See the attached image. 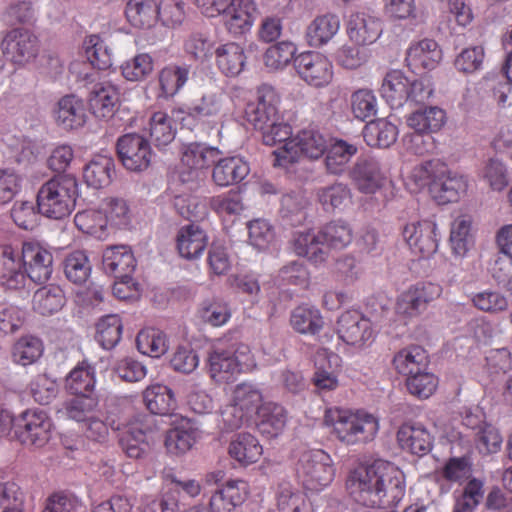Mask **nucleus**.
<instances>
[{"mask_svg":"<svg viewBox=\"0 0 512 512\" xmlns=\"http://www.w3.org/2000/svg\"><path fill=\"white\" fill-rule=\"evenodd\" d=\"M347 488L359 504L372 508L397 505L405 495L403 472L394 464L377 459L350 473Z\"/></svg>","mask_w":512,"mask_h":512,"instance_id":"obj_1","label":"nucleus"},{"mask_svg":"<svg viewBox=\"0 0 512 512\" xmlns=\"http://www.w3.org/2000/svg\"><path fill=\"white\" fill-rule=\"evenodd\" d=\"M247 121L262 135L265 145L276 146L292 134V128L284 120L281 110V95L276 88L263 84L256 92V102L249 103Z\"/></svg>","mask_w":512,"mask_h":512,"instance_id":"obj_2","label":"nucleus"},{"mask_svg":"<svg viewBox=\"0 0 512 512\" xmlns=\"http://www.w3.org/2000/svg\"><path fill=\"white\" fill-rule=\"evenodd\" d=\"M323 423L331 435L346 446L373 441L380 428L379 419L375 415L365 410L340 407L327 408Z\"/></svg>","mask_w":512,"mask_h":512,"instance_id":"obj_3","label":"nucleus"},{"mask_svg":"<svg viewBox=\"0 0 512 512\" xmlns=\"http://www.w3.org/2000/svg\"><path fill=\"white\" fill-rule=\"evenodd\" d=\"M265 403L256 384L241 382L233 386L229 403L220 409L219 427L225 432H231L251 424Z\"/></svg>","mask_w":512,"mask_h":512,"instance_id":"obj_4","label":"nucleus"},{"mask_svg":"<svg viewBox=\"0 0 512 512\" xmlns=\"http://www.w3.org/2000/svg\"><path fill=\"white\" fill-rule=\"evenodd\" d=\"M77 197V180L68 175L56 176L39 188L37 207L48 218L62 219L74 210Z\"/></svg>","mask_w":512,"mask_h":512,"instance_id":"obj_5","label":"nucleus"},{"mask_svg":"<svg viewBox=\"0 0 512 512\" xmlns=\"http://www.w3.org/2000/svg\"><path fill=\"white\" fill-rule=\"evenodd\" d=\"M433 83L429 77L409 80L400 70H391L383 78L380 94L392 109L405 103H424L433 94Z\"/></svg>","mask_w":512,"mask_h":512,"instance_id":"obj_6","label":"nucleus"},{"mask_svg":"<svg viewBox=\"0 0 512 512\" xmlns=\"http://www.w3.org/2000/svg\"><path fill=\"white\" fill-rule=\"evenodd\" d=\"M196 5L207 17L222 15L227 31L235 37L251 30L257 12L255 0H196Z\"/></svg>","mask_w":512,"mask_h":512,"instance_id":"obj_7","label":"nucleus"},{"mask_svg":"<svg viewBox=\"0 0 512 512\" xmlns=\"http://www.w3.org/2000/svg\"><path fill=\"white\" fill-rule=\"evenodd\" d=\"M256 367V360L246 344L236 347H214L208 356V372L216 383L234 381L243 372Z\"/></svg>","mask_w":512,"mask_h":512,"instance_id":"obj_8","label":"nucleus"},{"mask_svg":"<svg viewBox=\"0 0 512 512\" xmlns=\"http://www.w3.org/2000/svg\"><path fill=\"white\" fill-rule=\"evenodd\" d=\"M273 151L274 165L287 168L303 156L309 159H319L328 148V139L312 127L299 131L295 136L282 141Z\"/></svg>","mask_w":512,"mask_h":512,"instance_id":"obj_9","label":"nucleus"},{"mask_svg":"<svg viewBox=\"0 0 512 512\" xmlns=\"http://www.w3.org/2000/svg\"><path fill=\"white\" fill-rule=\"evenodd\" d=\"M335 466L331 456L322 449L301 453L296 464V475L305 489L320 492L334 480Z\"/></svg>","mask_w":512,"mask_h":512,"instance_id":"obj_10","label":"nucleus"},{"mask_svg":"<svg viewBox=\"0 0 512 512\" xmlns=\"http://www.w3.org/2000/svg\"><path fill=\"white\" fill-rule=\"evenodd\" d=\"M221 155L217 147L205 143L192 142L181 148V167L179 179L183 183L197 182L205 176V171Z\"/></svg>","mask_w":512,"mask_h":512,"instance_id":"obj_11","label":"nucleus"},{"mask_svg":"<svg viewBox=\"0 0 512 512\" xmlns=\"http://www.w3.org/2000/svg\"><path fill=\"white\" fill-rule=\"evenodd\" d=\"M226 99L222 92L206 93L191 107H175L173 117L180 121L182 127L192 130L199 123L212 122L218 118L224 110Z\"/></svg>","mask_w":512,"mask_h":512,"instance_id":"obj_12","label":"nucleus"},{"mask_svg":"<svg viewBox=\"0 0 512 512\" xmlns=\"http://www.w3.org/2000/svg\"><path fill=\"white\" fill-rule=\"evenodd\" d=\"M52 420L41 409H27L15 419V434L25 445L43 447L51 438Z\"/></svg>","mask_w":512,"mask_h":512,"instance_id":"obj_13","label":"nucleus"},{"mask_svg":"<svg viewBox=\"0 0 512 512\" xmlns=\"http://www.w3.org/2000/svg\"><path fill=\"white\" fill-rule=\"evenodd\" d=\"M21 254L26 283L30 280L42 284L51 278L53 254L44 244L35 240L24 241Z\"/></svg>","mask_w":512,"mask_h":512,"instance_id":"obj_14","label":"nucleus"},{"mask_svg":"<svg viewBox=\"0 0 512 512\" xmlns=\"http://www.w3.org/2000/svg\"><path fill=\"white\" fill-rule=\"evenodd\" d=\"M337 334L344 344L357 350L369 346L375 337L371 321L356 310H349L340 315Z\"/></svg>","mask_w":512,"mask_h":512,"instance_id":"obj_15","label":"nucleus"},{"mask_svg":"<svg viewBox=\"0 0 512 512\" xmlns=\"http://www.w3.org/2000/svg\"><path fill=\"white\" fill-rule=\"evenodd\" d=\"M442 294V287L432 282L417 283L408 287L397 298L396 311L405 318L420 316L429 303L438 299Z\"/></svg>","mask_w":512,"mask_h":512,"instance_id":"obj_16","label":"nucleus"},{"mask_svg":"<svg viewBox=\"0 0 512 512\" xmlns=\"http://www.w3.org/2000/svg\"><path fill=\"white\" fill-rule=\"evenodd\" d=\"M117 154L122 165L129 171L142 172L152 161L150 143L142 135L127 133L117 140Z\"/></svg>","mask_w":512,"mask_h":512,"instance_id":"obj_17","label":"nucleus"},{"mask_svg":"<svg viewBox=\"0 0 512 512\" xmlns=\"http://www.w3.org/2000/svg\"><path fill=\"white\" fill-rule=\"evenodd\" d=\"M401 234L411 251L423 258H430L438 249V227L432 220L409 222L402 228Z\"/></svg>","mask_w":512,"mask_h":512,"instance_id":"obj_18","label":"nucleus"},{"mask_svg":"<svg viewBox=\"0 0 512 512\" xmlns=\"http://www.w3.org/2000/svg\"><path fill=\"white\" fill-rule=\"evenodd\" d=\"M294 67L299 77L310 86L325 87L333 79L331 61L319 52L300 53L294 59Z\"/></svg>","mask_w":512,"mask_h":512,"instance_id":"obj_19","label":"nucleus"},{"mask_svg":"<svg viewBox=\"0 0 512 512\" xmlns=\"http://www.w3.org/2000/svg\"><path fill=\"white\" fill-rule=\"evenodd\" d=\"M437 171L432 181V195L439 204L455 202L466 193L468 180L465 175L450 170L443 163Z\"/></svg>","mask_w":512,"mask_h":512,"instance_id":"obj_20","label":"nucleus"},{"mask_svg":"<svg viewBox=\"0 0 512 512\" xmlns=\"http://www.w3.org/2000/svg\"><path fill=\"white\" fill-rule=\"evenodd\" d=\"M442 60V50L438 43L429 38L413 41L406 51L405 61L414 73L435 69Z\"/></svg>","mask_w":512,"mask_h":512,"instance_id":"obj_21","label":"nucleus"},{"mask_svg":"<svg viewBox=\"0 0 512 512\" xmlns=\"http://www.w3.org/2000/svg\"><path fill=\"white\" fill-rule=\"evenodd\" d=\"M21 249L12 245L0 246V285L9 290L26 287Z\"/></svg>","mask_w":512,"mask_h":512,"instance_id":"obj_22","label":"nucleus"},{"mask_svg":"<svg viewBox=\"0 0 512 512\" xmlns=\"http://www.w3.org/2000/svg\"><path fill=\"white\" fill-rule=\"evenodd\" d=\"M249 495L247 482L241 479H231L218 487L210 496L211 512H233L242 505Z\"/></svg>","mask_w":512,"mask_h":512,"instance_id":"obj_23","label":"nucleus"},{"mask_svg":"<svg viewBox=\"0 0 512 512\" xmlns=\"http://www.w3.org/2000/svg\"><path fill=\"white\" fill-rule=\"evenodd\" d=\"M3 53L15 64H24L37 53V38L28 30L13 29L1 42Z\"/></svg>","mask_w":512,"mask_h":512,"instance_id":"obj_24","label":"nucleus"},{"mask_svg":"<svg viewBox=\"0 0 512 512\" xmlns=\"http://www.w3.org/2000/svg\"><path fill=\"white\" fill-rule=\"evenodd\" d=\"M383 33L382 21L379 17L358 12L349 17L347 34L357 45L365 46L376 42Z\"/></svg>","mask_w":512,"mask_h":512,"instance_id":"obj_25","label":"nucleus"},{"mask_svg":"<svg viewBox=\"0 0 512 512\" xmlns=\"http://www.w3.org/2000/svg\"><path fill=\"white\" fill-rule=\"evenodd\" d=\"M341 358L327 348H322L315 355V372L313 383L319 391H332L339 386L338 373Z\"/></svg>","mask_w":512,"mask_h":512,"instance_id":"obj_26","label":"nucleus"},{"mask_svg":"<svg viewBox=\"0 0 512 512\" xmlns=\"http://www.w3.org/2000/svg\"><path fill=\"white\" fill-rule=\"evenodd\" d=\"M149 433L147 417H138L123 427L120 445L128 457L137 459L146 453L149 448Z\"/></svg>","mask_w":512,"mask_h":512,"instance_id":"obj_27","label":"nucleus"},{"mask_svg":"<svg viewBox=\"0 0 512 512\" xmlns=\"http://www.w3.org/2000/svg\"><path fill=\"white\" fill-rule=\"evenodd\" d=\"M350 178L364 194H375L386 181L380 163L372 158L359 160L351 170Z\"/></svg>","mask_w":512,"mask_h":512,"instance_id":"obj_28","label":"nucleus"},{"mask_svg":"<svg viewBox=\"0 0 512 512\" xmlns=\"http://www.w3.org/2000/svg\"><path fill=\"white\" fill-rule=\"evenodd\" d=\"M399 446L412 454L425 455L430 452L433 438L426 427L421 423L408 422L400 426L397 431Z\"/></svg>","mask_w":512,"mask_h":512,"instance_id":"obj_29","label":"nucleus"},{"mask_svg":"<svg viewBox=\"0 0 512 512\" xmlns=\"http://www.w3.org/2000/svg\"><path fill=\"white\" fill-rule=\"evenodd\" d=\"M250 172L248 162L240 156L218 158L212 170V180L219 187L241 182Z\"/></svg>","mask_w":512,"mask_h":512,"instance_id":"obj_30","label":"nucleus"},{"mask_svg":"<svg viewBox=\"0 0 512 512\" xmlns=\"http://www.w3.org/2000/svg\"><path fill=\"white\" fill-rule=\"evenodd\" d=\"M136 261L131 249L125 245L112 246L103 253V268L116 279L131 281Z\"/></svg>","mask_w":512,"mask_h":512,"instance_id":"obj_31","label":"nucleus"},{"mask_svg":"<svg viewBox=\"0 0 512 512\" xmlns=\"http://www.w3.org/2000/svg\"><path fill=\"white\" fill-rule=\"evenodd\" d=\"M54 118L66 130L82 127L87 119L84 101L75 95L62 97L54 109Z\"/></svg>","mask_w":512,"mask_h":512,"instance_id":"obj_32","label":"nucleus"},{"mask_svg":"<svg viewBox=\"0 0 512 512\" xmlns=\"http://www.w3.org/2000/svg\"><path fill=\"white\" fill-rule=\"evenodd\" d=\"M120 92L110 81L96 84L90 92L89 105L95 117L109 119L114 115Z\"/></svg>","mask_w":512,"mask_h":512,"instance_id":"obj_33","label":"nucleus"},{"mask_svg":"<svg viewBox=\"0 0 512 512\" xmlns=\"http://www.w3.org/2000/svg\"><path fill=\"white\" fill-rule=\"evenodd\" d=\"M208 243L206 232L195 224H189L179 229L176 245L181 257L187 260L199 258Z\"/></svg>","mask_w":512,"mask_h":512,"instance_id":"obj_34","label":"nucleus"},{"mask_svg":"<svg viewBox=\"0 0 512 512\" xmlns=\"http://www.w3.org/2000/svg\"><path fill=\"white\" fill-rule=\"evenodd\" d=\"M317 199L326 212H343L353 204L350 187L342 182L321 187L317 190Z\"/></svg>","mask_w":512,"mask_h":512,"instance_id":"obj_35","label":"nucleus"},{"mask_svg":"<svg viewBox=\"0 0 512 512\" xmlns=\"http://www.w3.org/2000/svg\"><path fill=\"white\" fill-rule=\"evenodd\" d=\"M293 249L298 256L306 257L315 264L324 262L327 257L320 230L318 232L313 229L296 231L293 236Z\"/></svg>","mask_w":512,"mask_h":512,"instance_id":"obj_36","label":"nucleus"},{"mask_svg":"<svg viewBox=\"0 0 512 512\" xmlns=\"http://www.w3.org/2000/svg\"><path fill=\"white\" fill-rule=\"evenodd\" d=\"M228 453L242 466L257 462L263 454L258 439L250 433H239L230 442Z\"/></svg>","mask_w":512,"mask_h":512,"instance_id":"obj_37","label":"nucleus"},{"mask_svg":"<svg viewBox=\"0 0 512 512\" xmlns=\"http://www.w3.org/2000/svg\"><path fill=\"white\" fill-rule=\"evenodd\" d=\"M216 65L220 71L229 77L239 75L246 64L243 47L235 42H228L215 49Z\"/></svg>","mask_w":512,"mask_h":512,"instance_id":"obj_38","label":"nucleus"},{"mask_svg":"<svg viewBox=\"0 0 512 512\" xmlns=\"http://www.w3.org/2000/svg\"><path fill=\"white\" fill-rule=\"evenodd\" d=\"M286 421V411L281 405L266 402L253 422L256 423L261 434L274 438L283 432Z\"/></svg>","mask_w":512,"mask_h":512,"instance_id":"obj_39","label":"nucleus"},{"mask_svg":"<svg viewBox=\"0 0 512 512\" xmlns=\"http://www.w3.org/2000/svg\"><path fill=\"white\" fill-rule=\"evenodd\" d=\"M66 297L59 285L49 284L37 289L32 297V309L42 316L58 313L65 305Z\"/></svg>","mask_w":512,"mask_h":512,"instance_id":"obj_40","label":"nucleus"},{"mask_svg":"<svg viewBox=\"0 0 512 512\" xmlns=\"http://www.w3.org/2000/svg\"><path fill=\"white\" fill-rule=\"evenodd\" d=\"M399 129L389 118H380L367 123L363 137L367 145L377 148H387L395 143Z\"/></svg>","mask_w":512,"mask_h":512,"instance_id":"obj_41","label":"nucleus"},{"mask_svg":"<svg viewBox=\"0 0 512 512\" xmlns=\"http://www.w3.org/2000/svg\"><path fill=\"white\" fill-rule=\"evenodd\" d=\"M115 172L114 160L109 155H95L84 167L83 177L88 186L100 189L111 183Z\"/></svg>","mask_w":512,"mask_h":512,"instance_id":"obj_42","label":"nucleus"},{"mask_svg":"<svg viewBox=\"0 0 512 512\" xmlns=\"http://www.w3.org/2000/svg\"><path fill=\"white\" fill-rule=\"evenodd\" d=\"M446 122V113L443 109L437 106H430L424 109H419L406 118V123L409 128L415 132H422L431 135L438 132Z\"/></svg>","mask_w":512,"mask_h":512,"instance_id":"obj_43","label":"nucleus"},{"mask_svg":"<svg viewBox=\"0 0 512 512\" xmlns=\"http://www.w3.org/2000/svg\"><path fill=\"white\" fill-rule=\"evenodd\" d=\"M340 29L339 17L325 14L316 17L306 29V39L310 46L321 47L331 41Z\"/></svg>","mask_w":512,"mask_h":512,"instance_id":"obj_44","label":"nucleus"},{"mask_svg":"<svg viewBox=\"0 0 512 512\" xmlns=\"http://www.w3.org/2000/svg\"><path fill=\"white\" fill-rule=\"evenodd\" d=\"M197 429L188 420H182L170 429L165 437V447L171 455H183L195 444Z\"/></svg>","mask_w":512,"mask_h":512,"instance_id":"obj_45","label":"nucleus"},{"mask_svg":"<svg viewBox=\"0 0 512 512\" xmlns=\"http://www.w3.org/2000/svg\"><path fill=\"white\" fill-rule=\"evenodd\" d=\"M158 3L155 0H128L125 15L128 22L139 29H149L158 20Z\"/></svg>","mask_w":512,"mask_h":512,"instance_id":"obj_46","label":"nucleus"},{"mask_svg":"<svg viewBox=\"0 0 512 512\" xmlns=\"http://www.w3.org/2000/svg\"><path fill=\"white\" fill-rule=\"evenodd\" d=\"M290 324L298 333L314 335L322 329L324 320L318 308L303 304L292 310Z\"/></svg>","mask_w":512,"mask_h":512,"instance_id":"obj_47","label":"nucleus"},{"mask_svg":"<svg viewBox=\"0 0 512 512\" xmlns=\"http://www.w3.org/2000/svg\"><path fill=\"white\" fill-rule=\"evenodd\" d=\"M449 243L452 253L464 257L474 245L472 222L469 216H459L451 224Z\"/></svg>","mask_w":512,"mask_h":512,"instance_id":"obj_48","label":"nucleus"},{"mask_svg":"<svg viewBox=\"0 0 512 512\" xmlns=\"http://www.w3.org/2000/svg\"><path fill=\"white\" fill-rule=\"evenodd\" d=\"M278 512H310L306 495L291 483H280L275 491Z\"/></svg>","mask_w":512,"mask_h":512,"instance_id":"obj_49","label":"nucleus"},{"mask_svg":"<svg viewBox=\"0 0 512 512\" xmlns=\"http://www.w3.org/2000/svg\"><path fill=\"white\" fill-rule=\"evenodd\" d=\"M148 410L153 414L167 415L176 408L173 391L162 384L148 386L143 394Z\"/></svg>","mask_w":512,"mask_h":512,"instance_id":"obj_50","label":"nucleus"},{"mask_svg":"<svg viewBox=\"0 0 512 512\" xmlns=\"http://www.w3.org/2000/svg\"><path fill=\"white\" fill-rule=\"evenodd\" d=\"M427 355L423 348L410 346L400 350L393 358L398 373L408 377L427 368Z\"/></svg>","mask_w":512,"mask_h":512,"instance_id":"obj_51","label":"nucleus"},{"mask_svg":"<svg viewBox=\"0 0 512 512\" xmlns=\"http://www.w3.org/2000/svg\"><path fill=\"white\" fill-rule=\"evenodd\" d=\"M95 382V368L87 362H82L67 375L65 386L70 393L83 396L92 394Z\"/></svg>","mask_w":512,"mask_h":512,"instance_id":"obj_52","label":"nucleus"},{"mask_svg":"<svg viewBox=\"0 0 512 512\" xmlns=\"http://www.w3.org/2000/svg\"><path fill=\"white\" fill-rule=\"evenodd\" d=\"M175 122L179 120L174 119L173 110L171 115L165 111L154 112L149 119V134L156 145L165 146L172 142L176 135Z\"/></svg>","mask_w":512,"mask_h":512,"instance_id":"obj_53","label":"nucleus"},{"mask_svg":"<svg viewBox=\"0 0 512 512\" xmlns=\"http://www.w3.org/2000/svg\"><path fill=\"white\" fill-rule=\"evenodd\" d=\"M357 151L355 145L344 140H335L326 150L325 164L328 172L335 175L344 173L348 163Z\"/></svg>","mask_w":512,"mask_h":512,"instance_id":"obj_54","label":"nucleus"},{"mask_svg":"<svg viewBox=\"0 0 512 512\" xmlns=\"http://www.w3.org/2000/svg\"><path fill=\"white\" fill-rule=\"evenodd\" d=\"M74 223L81 232L97 239L103 240L108 236L109 227L101 208L77 212Z\"/></svg>","mask_w":512,"mask_h":512,"instance_id":"obj_55","label":"nucleus"},{"mask_svg":"<svg viewBox=\"0 0 512 512\" xmlns=\"http://www.w3.org/2000/svg\"><path fill=\"white\" fill-rule=\"evenodd\" d=\"M189 74L188 66L169 65L164 67L158 76L160 96L164 98L175 96L188 81Z\"/></svg>","mask_w":512,"mask_h":512,"instance_id":"obj_56","label":"nucleus"},{"mask_svg":"<svg viewBox=\"0 0 512 512\" xmlns=\"http://www.w3.org/2000/svg\"><path fill=\"white\" fill-rule=\"evenodd\" d=\"M138 351L152 358L164 355L168 348L166 335L159 329L148 327L142 329L136 337Z\"/></svg>","mask_w":512,"mask_h":512,"instance_id":"obj_57","label":"nucleus"},{"mask_svg":"<svg viewBox=\"0 0 512 512\" xmlns=\"http://www.w3.org/2000/svg\"><path fill=\"white\" fill-rule=\"evenodd\" d=\"M323 246L333 249H344L353 240V230L350 224L344 220H334L325 224L320 229Z\"/></svg>","mask_w":512,"mask_h":512,"instance_id":"obj_58","label":"nucleus"},{"mask_svg":"<svg viewBox=\"0 0 512 512\" xmlns=\"http://www.w3.org/2000/svg\"><path fill=\"white\" fill-rule=\"evenodd\" d=\"M123 323L117 314H108L96 325V340L106 350L114 348L122 336Z\"/></svg>","mask_w":512,"mask_h":512,"instance_id":"obj_59","label":"nucleus"},{"mask_svg":"<svg viewBox=\"0 0 512 512\" xmlns=\"http://www.w3.org/2000/svg\"><path fill=\"white\" fill-rule=\"evenodd\" d=\"M198 314L203 322L213 327H221L231 319L232 310L229 303L224 299L212 298L203 301Z\"/></svg>","mask_w":512,"mask_h":512,"instance_id":"obj_60","label":"nucleus"},{"mask_svg":"<svg viewBox=\"0 0 512 512\" xmlns=\"http://www.w3.org/2000/svg\"><path fill=\"white\" fill-rule=\"evenodd\" d=\"M63 266L66 278L75 284L85 283L92 270L88 256L82 250H75L67 254Z\"/></svg>","mask_w":512,"mask_h":512,"instance_id":"obj_61","label":"nucleus"},{"mask_svg":"<svg viewBox=\"0 0 512 512\" xmlns=\"http://www.w3.org/2000/svg\"><path fill=\"white\" fill-rule=\"evenodd\" d=\"M350 108L353 116L367 121L377 115L378 100L375 93L367 88L354 91L350 96Z\"/></svg>","mask_w":512,"mask_h":512,"instance_id":"obj_62","label":"nucleus"},{"mask_svg":"<svg viewBox=\"0 0 512 512\" xmlns=\"http://www.w3.org/2000/svg\"><path fill=\"white\" fill-rule=\"evenodd\" d=\"M100 208L109 228H126L130 225L132 213L126 200L108 198L102 202Z\"/></svg>","mask_w":512,"mask_h":512,"instance_id":"obj_63","label":"nucleus"},{"mask_svg":"<svg viewBox=\"0 0 512 512\" xmlns=\"http://www.w3.org/2000/svg\"><path fill=\"white\" fill-rule=\"evenodd\" d=\"M296 52L297 47L293 42H277L266 50L264 54V64L270 70H283L295 59Z\"/></svg>","mask_w":512,"mask_h":512,"instance_id":"obj_64","label":"nucleus"}]
</instances>
